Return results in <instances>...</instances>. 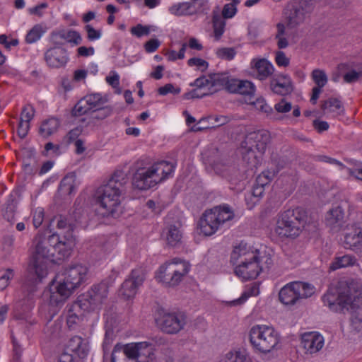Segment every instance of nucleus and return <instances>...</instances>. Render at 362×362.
Segmentation results:
<instances>
[{"label":"nucleus","instance_id":"nucleus-24","mask_svg":"<svg viewBox=\"0 0 362 362\" xmlns=\"http://www.w3.org/2000/svg\"><path fill=\"white\" fill-rule=\"evenodd\" d=\"M344 222V211L339 206H333L325 215V223L334 232L341 230Z\"/></svg>","mask_w":362,"mask_h":362},{"label":"nucleus","instance_id":"nucleus-12","mask_svg":"<svg viewBox=\"0 0 362 362\" xmlns=\"http://www.w3.org/2000/svg\"><path fill=\"white\" fill-rule=\"evenodd\" d=\"M151 345L146 341L128 344L124 346L117 344L111 355V362H127V358L136 360V362H143L141 358L151 354Z\"/></svg>","mask_w":362,"mask_h":362},{"label":"nucleus","instance_id":"nucleus-59","mask_svg":"<svg viewBox=\"0 0 362 362\" xmlns=\"http://www.w3.org/2000/svg\"><path fill=\"white\" fill-rule=\"evenodd\" d=\"M131 33L137 37H141L144 35H148L150 33V29L148 26L138 24L131 28Z\"/></svg>","mask_w":362,"mask_h":362},{"label":"nucleus","instance_id":"nucleus-46","mask_svg":"<svg viewBox=\"0 0 362 362\" xmlns=\"http://www.w3.org/2000/svg\"><path fill=\"white\" fill-rule=\"evenodd\" d=\"M311 77L316 86L323 88L327 83V76L325 72L321 69L313 70Z\"/></svg>","mask_w":362,"mask_h":362},{"label":"nucleus","instance_id":"nucleus-54","mask_svg":"<svg viewBox=\"0 0 362 362\" xmlns=\"http://www.w3.org/2000/svg\"><path fill=\"white\" fill-rule=\"evenodd\" d=\"M13 276V271L8 269L0 272V289H4L8 284V281Z\"/></svg>","mask_w":362,"mask_h":362},{"label":"nucleus","instance_id":"nucleus-39","mask_svg":"<svg viewBox=\"0 0 362 362\" xmlns=\"http://www.w3.org/2000/svg\"><path fill=\"white\" fill-rule=\"evenodd\" d=\"M219 362H247L246 354L239 350L230 351L222 356Z\"/></svg>","mask_w":362,"mask_h":362},{"label":"nucleus","instance_id":"nucleus-63","mask_svg":"<svg viewBox=\"0 0 362 362\" xmlns=\"http://www.w3.org/2000/svg\"><path fill=\"white\" fill-rule=\"evenodd\" d=\"M29 128H30L29 122H27L20 119L18 127V130H17L18 135L21 139L25 138L26 136V135L28 134Z\"/></svg>","mask_w":362,"mask_h":362},{"label":"nucleus","instance_id":"nucleus-58","mask_svg":"<svg viewBox=\"0 0 362 362\" xmlns=\"http://www.w3.org/2000/svg\"><path fill=\"white\" fill-rule=\"evenodd\" d=\"M158 92L161 95H165L168 93L177 95L180 93V88L179 87H175L172 83H168L164 86L160 87L158 89Z\"/></svg>","mask_w":362,"mask_h":362},{"label":"nucleus","instance_id":"nucleus-10","mask_svg":"<svg viewBox=\"0 0 362 362\" xmlns=\"http://www.w3.org/2000/svg\"><path fill=\"white\" fill-rule=\"evenodd\" d=\"M234 218L233 211L226 205L214 207L204 212L199 221L201 233L214 235L225 223Z\"/></svg>","mask_w":362,"mask_h":362},{"label":"nucleus","instance_id":"nucleus-55","mask_svg":"<svg viewBox=\"0 0 362 362\" xmlns=\"http://www.w3.org/2000/svg\"><path fill=\"white\" fill-rule=\"evenodd\" d=\"M34 107L31 105H26L23 107L21 111V119L30 123V120L34 117Z\"/></svg>","mask_w":362,"mask_h":362},{"label":"nucleus","instance_id":"nucleus-30","mask_svg":"<svg viewBox=\"0 0 362 362\" xmlns=\"http://www.w3.org/2000/svg\"><path fill=\"white\" fill-rule=\"evenodd\" d=\"M74 245L73 240H65L59 236V243L54 246L55 248V262L68 258L71 253V248Z\"/></svg>","mask_w":362,"mask_h":362},{"label":"nucleus","instance_id":"nucleus-53","mask_svg":"<svg viewBox=\"0 0 362 362\" xmlns=\"http://www.w3.org/2000/svg\"><path fill=\"white\" fill-rule=\"evenodd\" d=\"M275 110L279 113H287L292 109V105L286 99L282 98L274 105Z\"/></svg>","mask_w":362,"mask_h":362},{"label":"nucleus","instance_id":"nucleus-34","mask_svg":"<svg viewBox=\"0 0 362 362\" xmlns=\"http://www.w3.org/2000/svg\"><path fill=\"white\" fill-rule=\"evenodd\" d=\"M90 110H98L107 103V98L100 93H93L84 97Z\"/></svg>","mask_w":362,"mask_h":362},{"label":"nucleus","instance_id":"nucleus-51","mask_svg":"<svg viewBox=\"0 0 362 362\" xmlns=\"http://www.w3.org/2000/svg\"><path fill=\"white\" fill-rule=\"evenodd\" d=\"M45 217V211L42 207L36 208L33 212V223L35 228L40 227Z\"/></svg>","mask_w":362,"mask_h":362},{"label":"nucleus","instance_id":"nucleus-6","mask_svg":"<svg viewBox=\"0 0 362 362\" xmlns=\"http://www.w3.org/2000/svg\"><path fill=\"white\" fill-rule=\"evenodd\" d=\"M59 243V235L53 233L48 238H40L35 246L30 264V270L34 272L39 281L47 274V266L49 262H55V248Z\"/></svg>","mask_w":362,"mask_h":362},{"label":"nucleus","instance_id":"nucleus-61","mask_svg":"<svg viewBox=\"0 0 362 362\" xmlns=\"http://www.w3.org/2000/svg\"><path fill=\"white\" fill-rule=\"evenodd\" d=\"M12 341L13 345V356L11 362H21L22 349L14 337H12Z\"/></svg>","mask_w":362,"mask_h":362},{"label":"nucleus","instance_id":"nucleus-27","mask_svg":"<svg viewBox=\"0 0 362 362\" xmlns=\"http://www.w3.org/2000/svg\"><path fill=\"white\" fill-rule=\"evenodd\" d=\"M64 351H67L69 353L73 352L78 355V357L83 358L88 355L89 351L88 344L81 337L74 336L69 340Z\"/></svg>","mask_w":362,"mask_h":362},{"label":"nucleus","instance_id":"nucleus-48","mask_svg":"<svg viewBox=\"0 0 362 362\" xmlns=\"http://www.w3.org/2000/svg\"><path fill=\"white\" fill-rule=\"evenodd\" d=\"M239 0H233V2L226 4L222 11V18H233L236 12V6L239 4Z\"/></svg>","mask_w":362,"mask_h":362},{"label":"nucleus","instance_id":"nucleus-40","mask_svg":"<svg viewBox=\"0 0 362 362\" xmlns=\"http://www.w3.org/2000/svg\"><path fill=\"white\" fill-rule=\"evenodd\" d=\"M226 21L219 15L213 16L214 36L216 40H219L225 32Z\"/></svg>","mask_w":362,"mask_h":362},{"label":"nucleus","instance_id":"nucleus-8","mask_svg":"<svg viewBox=\"0 0 362 362\" xmlns=\"http://www.w3.org/2000/svg\"><path fill=\"white\" fill-rule=\"evenodd\" d=\"M315 6V0H291L283 11L284 25L288 29H296L306 23Z\"/></svg>","mask_w":362,"mask_h":362},{"label":"nucleus","instance_id":"nucleus-1","mask_svg":"<svg viewBox=\"0 0 362 362\" xmlns=\"http://www.w3.org/2000/svg\"><path fill=\"white\" fill-rule=\"evenodd\" d=\"M230 262L235 267L234 273L243 281L255 279L273 264L270 254L254 249L244 243L233 247Z\"/></svg>","mask_w":362,"mask_h":362},{"label":"nucleus","instance_id":"nucleus-44","mask_svg":"<svg viewBox=\"0 0 362 362\" xmlns=\"http://www.w3.org/2000/svg\"><path fill=\"white\" fill-rule=\"evenodd\" d=\"M276 30L277 32L275 37L277 40V46L279 49H284L288 45V40L284 37L286 25L283 23H278L276 24Z\"/></svg>","mask_w":362,"mask_h":362},{"label":"nucleus","instance_id":"nucleus-33","mask_svg":"<svg viewBox=\"0 0 362 362\" xmlns=\"http://www.w3.org/2000/svg\"><path fill=\"white\" fill-rule=\"evenodd\" d=\"M357 263L356 258L352 255H344L343 256L336 257L333 262L330 264L329 269L332 271L353 267Z\"/></svg>","mask_w":362,"mask_h":362},{"label":"nucleus","instance_id":"nucleus-37","mask_svg":"<svg viewBox=\"0 0 362 362\" xmlns=\"http://www.w3.org/2000/svg\"><path fill=\"white\" fill-rule=\"evenodd\" d=\"M17 201L13 194H11L6 202L3 216L8 222L13 223L17 209Z\"/></svg>","mask_w":362,"mask_h":362},{"label":"nucleus","instance_id":"nucleus-43","mask_svg":"<svg viewBox=\"0 0 362 362\" xmlns=\"http://www.w3.org/2000/svg\"><path fill=\"white\" fill-rule=\"evenodd\" d=\"M256 110L264 113L267 117L273 114V109L266 102L262 97L257 98L255 101L249 102Z\"/></svg>","mask_w":362,"mask_h":362},{"label":"nucleus","instance_id":"nucleus-45","mask_svg":"<svg viewBox=\"0 0 362 362\" xmlns=\"http://www.w3.org/2000/svg\"><path fill=\"white\" fill-rule=\"evenodd\" d=\"M168 245L171 247L176 246L181 240L179 228L175 226H170L166 237Z\"/></svg>","mask_w":362,"mask_h":362},{"label":"nucleus","instance_id":"nucleus-52","mask_svg":"<svg viewBox=\"0 0 362 362\" xmlns=\"http://www.w3.org/2000/svg\"><path fill=\"white\" fill-rule=\"evenodd\" d=\"M93 113V118L97 119H104L112 115V107L106 105L105 104L104 106H102L101 108L94 110Z\"/></svg>","mask_w":362,"mask_h":362},{"label":"nucleus","instance_id":"nucleus-31","mask_svg":"<svg viewBox=\"0 0 362 362\" xmlns=\"http://www.w3.org/2000/svg\"><path fill=\"white\" fill-rule=\"evenodd\" d=\"M322 110L325 114H332L334 117L341 115L344 112V106L337 98H329L322 105Z\"/></svg>","mask_w":362,"mask_h":362},{"label":"nucleus","instance_id":"nucleus-62","mask_svg":"<svg viewBox=\"0 0 362 362\" xmlns=\"http://www.w3.org/2000/svg\"><path fill=\"white\" fill-rule=\"evenodd\" d=\"M85 29L87 32V37L90 41L98 40L101 36L100 31L94 29L90 25H86Z\"/></svg>","mask_w":362,"mask_h":362},{"label":"nucleus","instance_id":"nucleus-4","mask_svg":"<svg viewBox=\"0 0 362 362\" xmlns=\"http://www.w3.org/2000/svg\"><path fill=\"white\" fill-rule=\"evenodd\" d=\"M322 300L334 313L354 310L362 305V286L354 281L341 282L337 293L330 288L323 295Z\"/></svg>","mask_w":362,"mask_h":362},{"label":"nucleus","instance_id":"nucleus-41","mask_svg":"<svg viewBox=\"0 0 362 362\" xmlns=\"http://www.w3.org/2000/svg\"><path fill=\"white\" fill-rule=\"evenodd\" d=\"M256 91V87L253 83L247 80H240L237 93L244 95H254Z\"/></svg>","mask_w":362,"mask_h":362},{"label":"nucleus","instance_id":"nucleus-60","mask_svg":"<svg viewBox=\"0 0 362 362\" xmlns=\"http://www.w3.org/2000/svg\"><path fill=\"white\" fill-rule=\"evenodd\" d=\"M272 175L270 172H263L256 179V185L264 187L272 180Z\"/></svg>","mask_w":362,"mask_h":362},{"label":"nucleus","instance_id":"nucleus-38","mask_svg":"<svg viewBox=\"0 0 362 362\" xmlns=\"http://www.w3.org/2000/svg\"><path fill=\"white\" fill-rule=\"evenodd\" d=\"M75 180L76 175L74 173L68 174L61 180L59 189L64 194H71L74 190Z\"/></svg>","mask_w":362,"mask_h":362},{"label":"nucleus","instance_id":"nucleus-23","mask_svg":"<svg viewBox=\"0 0 362 362\" xmlns=\"http://www.w3.org/2000/svg\"><path fill=\"white\" fill-rule=\"evenodd\" d=\"M45 59L49 66L60 68L66 64L69 57L65 49L54 47L48 49L45 52Z\"/></svg>","mask_w":362,"mask_h":362},{"label":"nucleus","instance_id":"nucleus-29","mask_svg":"<svg viewBox=\"0 0 362 362\" xmlns=\"http://www.w3.org/2000/svg\"><path fill=\"white\" fill-rule=\"evenodd\" d=\"M57 222V228L60 230L58 235H62L63 239L71 240L73 239V231L75 228V223L68 219L66 217L62 215L55 216L52 222ZM57 234V233H56Z\"/></svg>","mask_w":362,"mask_h":362},{"label":"nucleus","instance_id":"nucleus-18","mask_svg":"<svg viewBox=\"0 0 362 362\" xmlns=\"http://www.w3.org/2000/svg\"><path fill=\"white\" fill-rule=\"evenodd\" d=\"M51 40L56 45H62L64 42L78 45L82 42V37L80 33L74 30L62 29L54 31L51 34Z\"/></svg>","mask_w":362,"mask_h":362},{"label":"nucleus","instance_id":"nucleus-50","mask_svg":"<svg viewBox=\"0 0 362 362\" xmlns=\"http://www.w3.org/2000/svg\"><path fill=\"white\" fill-rule=\"evenodd\" d=\"M259 294V288L256 286L250 287L238 299L233 301V305L244 303L250 296H255Z\"/></svg>","mask_w":362,"mask_h":362},{"label":"nucleus","instance_id":"nucleus-47","mask_svg":"<svg viewBox=\"0 0 362 362\" xmlns=\"http://www.w3.org/2000/svg\"><path fill=\"white\" fill-rule=\"evenodd\" d=\"M90 111L84 98L81 99L72 108L71 115L74 117H78L86 114Z\"/></svg>","mask_w":362,"mask_h":362},{"label":"nucleus","instance_id":"nucleus-35","mask_svg":"<svg viewBox=\"0 0 362 362\" xmlns=\"http://www.w3.org/2000/svg\"><path fill=\"white\" fill-rule=\"evenodd\" d=\"M59 126V121L54 117H51L42 122L40 129L39 134L42 137H48L57 132Z\"/></svg>","mask_w":362,"mask_h":362},{"label":"nucleus","instance_id":"nucleus-19","mask_svg":"<svg viewBox=\"0 0 362 362\" xmlns=\"http://www.w3.org/2000/svg\"><path fill=\"white\" fill-rule=\"evenodd\" d=\"M85 311H90L89 308H85L83 303L78 298V300L66 307V323L69 328L77 325L83 316Z\"/></svg>","mask_w":362,"mask_h":362},{"label":"nucleus","instance_id":"nucleus-7","mask_svg":"<svg viewBox=\"0 0 362 362\" xmlns=\"http://www.w3.org/2000/svg\"><path fill=\"white\" fill-rule=\"evenodd\" d=\"M305 217V211L300 207L284 211L276 217L274 233L280 238H295L300 235Z\"/></svg>","mask_w":362,"mask_h":362},{"label":"nucleus","instance_id":"nucleus-32","mask_svg":"<svg viewBox=\"0 0 362 362\" xmlns=\"http://www.w3.org/2000/svg\"><path fill=\"white\" fill-rule=\"evenodd\" d=\"M240 150L243 155V159L245 162H246L248 166L251 169L257 168L259 164V159L253 151V147L249 145L246 146L245 144H243V141L241 144Z\"/></svg>","mask_w":362,"mask_h":362},{"label":"nucleus","instance_id":"nucleus-2","mask_svg":"<svg viewBox=\"0 0 362 362\" xmlns=\"http://www.w3.org/2000/svg\"><path fill=\"white\" fill-rule=\"evenodd\" d=\"M127 182L128 178L125 173L117 170L106 184L98 187L95 193L98 205L95 211L99 216H112L115 218L120 216V197L124 192V186Z\"/></svg>","mask_w":362,"mask_h":362},{"label":"nucleus","instance_id":"nucleus-22","mask_svg":"<svg viewBox=\"0 0 362 362\" xmlns=\"http://www.w3.org/2000/svg\"><path fill=\"white\" fill-rule=\"evenodd\" d=\"M250 66L255 73V77L260 81L267 79L274 71L273 64L266 59H252Z\"/></svg>","mask_w":362,"mask_h":362},{"label":"nucleus","instance_id":"nucleus-25","mask_svg":"<svg viewBox=\"0 0 362 362\" xmlns=\"http://www.w3.org/2000/svg\"><path fill=\"white\" fill-rule=\"evenodd\" d=\"M160 329L168 334L177 333L180 329V322L173 313H163L156 319Z\"/></svg>","mask_w":362,"mask_h":362},{"label":"nucleus","instance_id":"nucleus-28","mask_svg":"<svg viewBox=\"0 0 362 362\" xmlns=\"http://www.w3.org/2000/svg\"><path fill=\"white\" fill-rule=\"evenodd\" d=\"M340 70H348L344 75L343 78L346 83H354L362 77L361 63H344L339 66Z\"/></svg>","mask_w":362,"mask_h":362},{"label":"nucleus","instance_id":"nucleus-49","mask_svg":"<svg viewBox=\"0 0 362 362\" xmlns=\"http://www.w3.org/2000/svg\"><path fill=\"white\" fill-rule=\"evenodd\" d=\"M216 54L220 59L232 60L235 57L236 52L232 47H222L216 49Z\"/></svg>","mask_w":362,"mask_h":362},{"label":"nucleus","instance_id":"nucleus-64","mask_svg":"<svg viewBox=\"0 0 362 362\" xmlns=\"http://www.w3.org/2000/svg\"><path fill=\"white\" fill-rule=\"evenodd\" d=\"M160 42L157 39H151L145 44V49L147 52H153L159 47Z\"/></svg>","mask_w":362,"mask_h":362},{"label":"nucleus","instance_id":"nucleus-11","mask_svg":"<svg viewBox=\"0 0 362 362\" xmlns=\"http://www.w3.org/2000/svg\"><path fill=\"white\" fill-rule=\"evenodd\" d=\"M315 287L303 281H293L286 284L279 293V300L284 305H295L299 300L311 297Z\"/></svg>","mask_w":362,"mask_h":362},{"label":"nucleus","instance_id":"nucleus-57","mask_svg":"<svg viewBox=\"0 0 362 362\" xmlns=\"http://www.w3.org/2000/svg\"><path fill=\"white\" fill-rule=\"evenodd\" d=\"M275 62L279 67H286L290 64V59L286 56L282 51H277L275 53Z\"/></svg>","mask_w":362,"mask_h":362},{"label":"nucleus","instance_id":"nucleus-13","mask_svg":"<svg viewBox=\"0 0 362 362\" xmlns=\"http://www.w3.org/2000/svg\"><path fill=\"white\" fill-rule=\"evenodd\" d=\"M181 259L175 257L161 265L156 272V278L166 287L174 288L181 281Z\"/></svg>","mask_w":362,"mask_h":362},{"label":"nucleus","instance_id":"nucleus-5","mask_svg":"<svg viewBox=\"0 0 362 362\" xmlns=\"http://www.w3.org/2000/svg\"><path fill=\"white\" fill-rule=\"evenodd\" d=\"M239 79L226 73H216L197 78L192 93L193 98H202L218 90H225L230 93H236Z\"/></svg>","mask_w":362,"mask_h":362},{"label":"nucleus","instance_id":"nucleus-42","mask_svg":"<svg viewBox=\"0 0 362 362\" xmlns=\"http://www.w3.org/2000/svg\"><path fill=\"white\" fill-rule=\"evenodd\" d=\"M45 33V30L44 28L41 25L37 24L28 33L25 37V41L29 44L34 43L39 40Z\"/></svg>","mask_w":362,"mask_h":362},{"label":"nucleus","instance_id":"nucleus-16","mask_svg":"<svg viewBox=\"0 0 362 362\" xmlns=\"http://www.w3.org/2000/svg\"><path fill=\"white\" fill-rule=\"evenodd\" d=\"M146 279L145 272L141 268L132 270L129 276L121 286L119 293L126 299L133 298Z\"/></svg>","mask_w":362,"mask_h":362},{"label":"nucleus","instance_id":"nucleus-14","mask_svg":"<svg viewBox=\"0 0 362 362\" xmlns=\"http://www.w3.org/2000/svg\"><path fill=\"white\" fill-rule=\"evenodd\" d=\"M109 284L106 281H102L98 284L93 285L90 288L78 298L83 303L85 308L90 310L100 309L107 298Z\"/></svg>","mask_w":362,"mask_h":362},{"label":"nucleus","instance_id":"nucleus-56","mask_svg":"<svg viewBox=\"0 0 362 362\" xmlns=\"http://www.w3.org/2000/svg\"><path fill=\"white\" fill-rule=\"evenodd\" d=\"M187 64L189 66L195 67L202 71L206 70L208 67L207 62L200 58H192L188 60Z\"/></svg>","mask_w":362,"mask_h":362},{"label":"nucleus","instance_id":"nucleus-17","mask_svg":"<svg viewBox=\"0 0 362 362\" xmlns=\"http://www.w3.org/2000/svg\"><path fill=\"white\" fill-rule=\"evenodd\" d=\"M271 135L267 130H259L250 132L246 135L243 144L255 148L259 153H262L266 150L267 144L270 142Z\"/></svg>","mask_w":362,"mask_h":362},{"label":"nucleus","instance_id":"nucleus-36","mask_svg":"<svg viewBox=\"0 0 362 362\" xmlns=\"http://www.w3.org/2000/svg\"><path fill=\"white\" fill-rule=\"evenodd\" d=\"M152 166L155 173L162 177V181L168 178L175 169V166L173 163L165 160L157 162Z\"/></svg>","mask_w":362,"mask_h":362},{"label":"nucleus","instance_id":"nucleus-26","mask_svg":"<svg viewBox=\"0 0 362 362\" xmlns=\"http://www.w3.org/2000/svg\"><path fill=\"white\" fill-rule=\"evenodd\" d=\"M345 247L357 252L362 249V228L356 225L351 226V231L344 236Z\"/></svg>","mask_w":362,"mask_h":362},{"label":"nucleus","instance_id":"nucleus-9","mask_svg":"<svg viewBox=\"0 0 362 362\" xmlns=\"http://www.w3.org/2000/svg\"><path fill=\"white\" fill-rule=\"evenodd\" d=\"M249 341L255 352L268 354L279 344L280 336L273 327L256 325L250 329Z\"/></svg>","mask_w":362,"mask_h":362},{"label":"nucleus","instance_id":"nucleus-21","mask_svg":"<svg viewBox=\"0 0 362 362\" xmlns=\"http://www.w3.org/2000/svg\"><path fill=\"white\" fill-rule=\"evenodd\" d=\"M272 90L280 95H286L293 90L291 78L286 74H278L270 81Z\"/></svg>","mask_w":362,"mask_h":362},{"label":"nucleus","instance_id":"nucleus-20","mask_svg":"<svg viewBox=\"0 0 362 362\" xmlns=\"http://www.w3.org/2000/svg\"><path fill=\"white\" fill-rule=\"evenodd\" d=\"M301 344L307 354H313L323 347L324 338L316 332H306L302 335Z\"/></svg>","mask_w":362,"mask_h":362},{"label":"nucleus","instance_id":"nucleus-15","mask_svg":"<svg viewBox=\"0 0 362 362\" xmlns=\"http://www.w3.org/2000/svg\"><path fill=\"white\" fill-rule=\"evenodd\" d=\"M162 182V177L156 174L153 166L139 168L134 174L133 186L140 190H147Z\"/></svg>","mask_w":362,"mask_h":362},{"label":"nucleus","instance_id":"nucleus-3","mask_svg":"<svg viewBox=\"0 0 362 362\" xmlns=\"http://www.w3.org/2000/svg\"><path fill=\"white\" fill-rule=\"evenodd\" d=\"M88 269L78 264L58 272L52 281L45 295H49V304L57 306L63 303L87 279Z\"/></svg>","mask_w":362,"mask_h":362}]
</instances>
